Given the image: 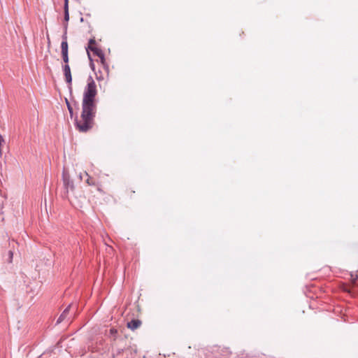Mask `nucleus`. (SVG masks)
<instances>
[{"label":"nucleus","instance_id":"obj_14","mask_svg":"<svg viewBox=\"0 0 358 358\" xmlns=\"http://www.w3.org/2000/svg\"><path fill=\"white\" fill-rule=\"evenodd\" d=\"M4 142V139L2 137V136L0 134V147H1V144ZM2 154V152H1V148H0V155H1Z\"/></svg>","mask_w":358,"mask_h":358},{"label":"nucleus","instance_id":"obj_17","mask_svg":"<svg viewBox=\"0 0 358 358\" xmlns=\"http://www.w3.org/2000/svg\"><path fill=\"white\" fill-rule=\"evenodd\" d=\"M66 7H69V0H64V8H66Z\"/></svg>","mask_w":358,"mask_h":358},{"label":"nucleus","instance_id":"obj_19","mask_svg":"<svg viewBox=\"0 0 358 358\" xmlns=\"http://www.w3.org/2000/svg\"><path fill=\"white\" fill-rule=\"evenodd\" d=\"M106 71L107 73L108 74V67H106Z\"/></svg>","mask_w":358,"mask_h":358},{"label":"nucleus","instance_id":"obj_5","mask_svg":"<svg viewBox=\"0 0 358 358\" xmlns=\"http://www.w3.org/2000/svg\"><path fill=\"white\" fill-rule=\"evenodd\" d=\"M90 50L91 51H92L97 57H99L101 63L104 64V61H105V59H104V55L102 52V50L96 47H90Z\"/></svg>","mask_w":358,"mask_h":358},{"label":"nucleus","instance_id":"obj_12","mask_svg":"<svg viewBox=\"0 0 358 358\" xmlns=\"http://www.w3.org/2000/svg\"><path fill=\"white\" fill-rule=\"evenodd\" d=\"M64 20L69 21V7H66V8H64Z\"/></svg>","mask_w":358,"mask_h":358},{"label":"nucleus","instance_id":"obj_6","mask_svg":"<svg viewBox=\"0 0 358 358\" xmlns=\"http://www.w3.org/2000/svg\"><path fill=\"white\" fill-rule=\"evenodd\" d=\"M71 305L69 304L64 310V311L62 313V314L59 315V317H58L57 320V324H59L61 322H62L65 319L66 317H67L69 313V310H70V308H71Z\"/></svg>","mask_w":358,"mask_h":358},{"label":"nucleus","instance_id":"obj_18","mask_svg":"<svg viewBox=\"0 0 358 358\" xmlns=\"http://www.w3.org/2000/svg\"><path fill=\"white\" fill-rule=\"evenodd\" d=\"M84 177H85L84 173H80V176H79V178H80V180H83Z\"/></svg>","mask_w":358,"mask_h":358},{"label":"nucleus","instance_id":"obj_2","mask_svg":"<svg viewBox=\"0 0 358 358\" xmlns=\"http://www.w3.org/2000/svg\"><path fill=\"white\" fill-rule=\"evenodd\" d=\"M63 182L66 192H69V190H73L74 185L73 182L70 179V176L69 173L64 170L62 173Z\"/></svg>","mask_w":358,"mask_h":358},{"label":"nucleus","instance_id":"obj_13","mask_svg":"<svg viewBox=\"0 0 358 358\" xmlns=\"http://www.w3.org/2000/svg\"><path fill=\"white\" fill-rule=\"evenodd\" d=\"M117 334V330L116 329H115V328H111V329H110V334L111 336H114V337H115V336H116V334Z\"/></svg>","mask_w":358,"mask_h":358},{"label":"nucleus","instance_id":"obj_15","mask_svg":"<svg viewBox=\"0 0 358 358\" xmlns=\"http://www.w3.org/2000/svg\"><path fill=\"white\" fill-rule=\"evenodd\" d=\"M8 254H9V259H10L9 262H12V259H13V252L12 251H9Z\"/></svg>","mask_w":358,"mask_h":358},{"label":"nucleus","instance_id":"obj_16","mask_svg":"<svg viewBox=\"0 0 358 358\" xmlns=\"http://www.w3.org/2000/svg\"><path fill=\"white\" fill-rule=\"evenodd\" d=\"M96 79L98 80H103V77L102 76H99L97 73H96Z\"/></svg>","mask_w":358,"mask_h":358},{"label":"nucleus","instance_id":"obj_8","mask_svg":"<svg viewBox=\"0 0 358 358\" xmlns=\"http://www.w3.org/2000/svg\"><path fill=\"white\" fill-rule=\"evenodd\" d=\"M95 43H96V41H95L94 38H90L89 41L88 46L87 48V51H88V50H90V47H95L94 46ZM87 55H88L89 59L92 61V58H91V56H90V54L89 53V52H87Z\"/></svg>","mask_w":358,"mask_h":358},{"label":"nucleus","instance_id":"obj_10","mask_svg":"<svg viewBox=\"0 0 358 358\" xmlns=\"http://www.w3.org/2000/svg\"><path fill=\"white\" fill-rule=\"evenodd\" d=\"M66 106H67V108H68L70 116H71V117H72L73 115V108H72V106H71V104L69 103V102L68 101L67 99H66Z\"/></svg>","mask_w":358,"mask_h":358},{"label":"nucleus","instance_id":"obj_7","mask_svg":"<svg viewBox=\"0 0 358 358\" xmlns=\"http://www.w3.org/2000/svg\"><path fill=\"white\" fill-rule=\"evenodd\" d=\"M63 41L61 43L62 53L68 52V43L66 34H64L62 36Z\"/></svg>","mask_w":358,"mask_h":358},{"label":"nucleus","instance_id":"obj_1","mask_svg":"<svg viewBox=\"0 0 358 358\" xmlns=\"http://www.w3.org/2000/svg\"><path fill=\"white\" fill-rule=\"evenodd\" d=\"M96 83L90 76L83 92L80 118L78 120L76 117L75 119L76 128L80 132H87L94 127L96 113Z\"/></svg>","mask_w":358,"mask_h":358},{"label":"nucleus","instance_id":"obj_9","mask_svg":"<svg viewBox=\"0 0 358 358\" xmlns=\"http://www.w3.org/2000/svg\"><path fill=\"white\" fill-rule=\"evenodd\" d=\"M84 175L86 177L85 181L89 185H95L94 180L88 175V173L87 172H85Z\"/></svg>","mask_w":358,"mask_h":358},{"label":"nucleus","instance_id":"obj_11","mask_svg":"<svg viewBox=\"0 0 358 358\" xmlns=\"http://www.w3.org/2000/svg\"><path fill=\"white\" fill-rule=\"evenodd\" d=\"M62 59L64 61V62L65 63V64H69V55H68V52H66V53H62Z\"/></svg>","mask_w":358,"mask_h":358},{"label":"nucleus","instance_id":"obj_4","mask_svg":"<svg viewBox=\"0 0 358 358\" xmlns=\"http://www.w3.org/2000/svg\"><path fill=\"white\" fill-rule=\"evenodd\" d=\"M142 322L139 320H132L127 322V327L131 330L134 331L139 328Z\"/></svg>","mask_w":358,"mask_h":358},{"label":"nucleus","instance_id":"obj_3","mask_svg":"<svg viewBox=\"0 0 358 358\" xmlns=\"http://www.w3.org/2000/svg\"><path fill=\"white\" fill-rule=\"evenodd\" d=\"M63 73L65 77L66 82L69 85V88L71 89L72 84V76L71 73V69L69 64H64L62 66Z\"/></svg>","mask_w":358,"mask_h":358}]
</instances>
